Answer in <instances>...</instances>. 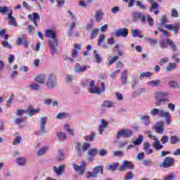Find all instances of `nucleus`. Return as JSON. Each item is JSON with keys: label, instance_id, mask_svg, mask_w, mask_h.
<instances>
[{"label": "nucleus", "instance_id": "f257e3e1", "mask_svg": "<svg viewBox=\"0 0 180 180\" xmlns=\"http://www.w3.org/2000/svg\"><path fill=\"white\" fill-rule=\"evenodd\" d=\"M106 91V85L102 80H98L97 86H95V81L91 80L89 84V92L96 95H101L102 92Z\"/></svg>", "mask_w": 180, "mask_h": 180}, {"label": "nucleus", "instance_id": "f03ea898", "mask_svg": "<svg viewBox=\"0 0 180 180\" xmlns=\"http://www.w3.org/2000/svg\"><path fill=\"white\" fill-rule=\"evenodd\" d=\"M151 116H158L159 117H165L166 123L170 124L171 123V114L164 110L162 108H153L150 110Z\"/></svg>", "mask_w": 180, "mask_h": 180}, {"label": "nucleus", "instance_id": "7ed1b4c3", "mask_svg": "<svg viewBox=\"0 0 180 180\" xmlns=\"http://www.w3.org/2000/svg\"><path fill=\"white\" fill-rule=\"evenodd\" d=\"M46 85L49 89H56V87L57 86V80L53 74L48 75Z\"/></svg>", "mask_w": 180, "mask_h": 180}, {"label": "nucleus", "instance_id": "20e7f679", "mask_svg": "<svg viewBox=\"0 0 180 180\" xmlns=\"http://www.w3.org/2000/svg\"><path fill=\"white\" fill-rule=\"evenodd\" d=\"M146 134H148L149 139L155 140V142L152 145V147H153L155 150H159L163 148L164 146L160 144V140L158 138H155V136L153 135V133L151 131H146Z\"/></svg>", "mask_w": 180, "mask_h": 180}, {"label": "nucleus", "instance_id": "39448f33", "mask_svg": "<svg viewBox=\"0 0 180 180\" xmlns=\"http://www.w3.org/2000/svg\"><path fill=\"white\" fill-rule=\"evenodd\" d=\"M132 20L134 22H139V20H141V22H146L147 18L146 15H143L139 11H133L131 13Z\"/></svg>", "mask_w": 180, "mask_h": 180}, {"label": "nucleus", "instance_id": "423d86ee", "mask_svg": "<svg viewBox=\"0 0 180 180\" xmlns=\"http://www.w3.org/2000/svg\"><path fill=\"white\" fill-rule=\"evenodd\" d=\"M48 42L51 49V52L53 54H56V53H57V48H56V46H58V38L55 37L51 39H48Z\"/></svg>", "mask_w": 180, "mask_h": 180}, {"label": "nucleus", "instance_id": "0eeeda50", "mask_svg": "<svg viewBox=\"0 0 180 180\" xmlns=\"http://www.w3.org/2000/svg\"><path fill=\"white\" fill-rule=\"evenodd\" d=\"M127 168L129 169H134V165L131 162L124 160L122 163V165L119 168V171H120V172H124Z\"/></svg>", "mask_w": 180, "mask_h": 180}, {"label": "nucleus", "instance_id": "6e6552de", "mask_svg": "<svg viewBox=\"0 0 180 180\" xmlns=\"http://www.w3.org/2000/svg\"><path fill=\"white\" fill-rule=\"evenodd\" d=\"M174 158L171 157H166L163 160V162L160 165V167H162L163 168H169V167H174Z\"/></svg>", "mask_w": 180, "mask_h": 180}, {"label": "nucleus", "instance_id": "1a4fd4ad", "mask_svg": "<svg viewBox=\"0 0 180 180\" xmlns=\"http://www.w3.org/2000/svg\"><path fill=\"white\" fill-rule=\"evenodd\" d=\"M53 172L58 175V176H61L63 174L65 173V165L62 164L57 166H53Z\"/></svg>", "mask_w": 180, "mask_h": 180}, {"label": "nucleus", "instance_id": "9d476101", "mask_svg": "<svg viewBox=\"0 0 180 180\" xmlns=\"http://www.w3.org/2000/svg\"><path fill=\"white\" fill-rule=\"evenodd\" d=\"M133 131L127 129H123L117 132V137H131Z\"/></svg>", "mask_w": 180, "mask_h": 180}, {"label": "nucleus", "instance_id": "9b49d317", "mask_svg": "<svg viewBox=\"0 0 180 180\" xmlns=\"http://www.w3.org/2000/svg\"><path fill=\"white\" fill-rule=\"evenodd\" d=\"M129 32L127 28L119 29L115 32V36L116 37H127Z\"/></svg>", "mask_w": 180, "mask_h": 180}, {"label": "nucleus", "instance_id": "f8f14e48", "mask_svg": "<svg viewBox=\"0 0 180 180\" xmlns=\"http://www.w3.org/2000/svg\"><path fill=\"white\" fill-rule=\"evenodd\" d=\"M85 167H86V163L84 161L82 162V166H78L77 164L73 163V168L75 171H79L81 175L85 174Z\"/></svg>", "mask_w": 180, "mask_h": 180}, {"label": "nucleus", "instance_id": "ddd939ff", "mask_svg": "<svg viewBox=\"0 0 180 180\" xmlns=\"http://www.w3.org/2000/svg\"><path fill=\"white\" fill-rule=\"evenodd\" d=\"M155 131L156 133H158V134H162L164 133L165 129H164V122H159L155 124L154 126Z\"/></svg>", "mask_w": 180, "mask_h": 180}, {"label": "nucleus", "instance_id": "4468645a", "mask_svg": "<svg viewBox=\"0 0 180 180\" xmlns=\"http://www.w3.org/2000/svg\"><path fill=\"white\" fill-rule=\"evenodd\" d=\"M86 65H81L79 63H76L73 68L74 72H84V71H86V68H89Z\"/></svg>", "mask_w": 180, "mask_h": 180}, {"label": "nucleus", "instance_id": "2eb2a0df", "mask_svg": "<svg viewBox=\"0 0 180 180\" xmlns=\"http://www.w3.org/2000/svg\"><path fill=\"white\" fill-rule=\"evenodd\" d=\"M101 125L98 127V131L100 134H103V131H105V129L108 126H109V122H106V120L102 119L101 120Z\"/></svg>", "mask_w": 180, "mask_h": 180}, {"label": "nucleus", "instance_id": "dca6fc26", "mask_svg": "<svg viewBox=\"0 0 180 180\" xmlns=\"http://www.w3.org/2000/svg\"><path fill=\"white\" fill-rule=\"evenodd\" d=\"M45 36L48 38V40H51L54 39V37H57V34L53 30H46Z\"/></svg>", "mask_w": 180, "mask_h": 180}, {"label": "nucleus", "instance_id": "f3484780", "mask_svg": "<svg viewBox=\"0 0 180 180\" xmlns=\"http://www.w3.org/2000/svg\"><path fill=\"white\" fill-rule=\"evenodd\" d=\"M12 15H13V11L10 10V12L8 14V19L9 20L8 25L16 26V19L15 18V17H13Z\"/></svg>", "mask_w": 180, "mask_h": 180}, {"label": "nucleus", "instance_id": "a211bd4d", "mask_svg": "<svg viewBox=\"0 0 180 180\" xmlns=\"http://www.w3.org/2000/svg\"><path fill=\"white\" fill-rule=\"evenodd\" d=\"M34 79L36 82H37L38 84H44L46 83V75L44 74L38 75L35 77Z\"/></svg>", "mask_w": 180, "mask_h": 180}, {"label": "nucleus", "instance_id": "6ab92c4d", "mask_svg": "<svg viewBox=\"0 0 180 180\" xmlns=\"http://www.w3.org/2000/svg\"><path fill=\"white\" fill-rule=\"evenodd\" d=\"M39 112H40V108L34 109L32 105H30L27 110V113H28L29 116H32L34 113H39Z\"/></svg>", "mask_w": 180, "mask_h": 180}, {"label": "nucleus", "instance_id": "aec40b11", "mask_svg": "<svg viewBox=\"0 0 180 180\" xmlns=\"http://www.w3.org/2000/svg\"><path fill=\"white\" fill-rule=\"evenodd\" d=\"M139 119L140 120H144L143 122L144 126H146V127L150 126V116L143 115Z\"/></svg>", "mask_w": 180, "mask_h": 180}, {"label": "nucleus", "instance_id": "412c9836", "mask_svg": "<svg viewBox=\"0 0 180 180\" xmlns=\"http://www.w3.org/2000/svg\"><path fill=\"white\" fill-rule=\"evenodd\" d=\"M16 162L20 167H25L26 164V158L23 157H18L16 159Z\"/></svg>", "mask_w": 180, "mask_h": 180}, {"label": "nucleus", "instance_id": "4be33fe9", "mask_svg": "<svg viewBox=\"0 0 180 180\" xmlns=\"http://www.w3.org/2000/svg\"><path fill=\"white\" fill-rule=\"evenodd\" d=\"M63 160H64V153H63L61 149H59L56 154V161L58 162H60V161H63Z\"/></svg>", "mask_w": 180, "mask_h": 180}, {"label": "nucleus", "instance_id": "5701e85b", "mask_svg": "<svg viewBox=\"0 0 180 180\" xmlns=\"http://www.w3.org/2000/svg\"><path fill=\"white\" fill-rule=\"evenodd\" d=\"M47 151H49V146L43 147L37 153V157H41L42 155H44Z\"/></svg>", "mask_w": 180, "mask_h": 180}, {"label": "nucleus", "instance_id": "b1692460", "mask_svg": "<svg viewBox=\"0 0 180 180\" xmlns=\"http://www.w3.org/2000/svg\"><path fill=\"white\" fill-rule=\"evenodd\" d=\"M29 87L32 89V91H36L37 92L40 91V85L35 82L30 84Z\"/></svg>", "mask_w": 180, "mask_h": 180}, {"label": "nucleus", "instance_id": "393cba45", "mask_svg": "<svg viewBox=\"0 0 180 180\" xmlns=\"http://www.w3.org/2000/svg\"><path fill=\"white\" fill-rule=\"evenodd\" d=\"M165 96H168V92H158L155 94V99H163Z\"/></svg>", "mask_w": 180, "mask_h": 180}, {"label": "nucleus", "instance_id": "a878e982", "mask_svg": "<svg viewBox=\"0 0 180 180\" xmlns=\"http://www.w3.org/2000/svg\"><path fill=\"white\" fill-rule=\"evenodd\" d=\"M127 70H123L121 74V81L123 85L127 84V76L126 75Z\"/></svg>", "mask_w": 180, "mask_h": 180}, {"label": "nucleus", "instance_id": "bb28decb", "mask_svg": "<svg viewBox=\"0 0 180 180\" xmlns=\"http://www.w3.org/2000/svg\"><path fill=\"white\" fill-rule=\"evenodd\" d=\"M161 84V80L158 79L156 81H149L147 83V85L148 86H151L152 88H154L155 86H158Z\"/></svg>", "mask_w": 180, "mask_h": 180}, {"label": "nucleus", "instance_id": "cd10ccee", "mask_svg": "<svg viewBox=\"0 0 180 180\" xmlns=\"http://www.w3.org/2000/svg\"><path fill=\"white\" fill-rule=\"evenodd\" d=\"M41 122V131L44 133V129L46 127V123H47V117H43L40 118Z\"/></svg>", "mask_w": 180, "mask_h": 180}, {"label": "nucleus", "instance_id": "c85d7f7f", "mask_svg": "<svg viewBox=\"0 0 180 180\" xmlns=\"http://www.w3.org/2000/svg\"><path fill=\"white\" fill-rule=\"evenodd\" d=\"M93 172L98 175V174H105V172L103 171V167L102 166H96L93 169Z\"/></svg>", "mask_w": 180, "mask_h": 180}, {"label": "nucleus", "instance_id": "c756f323", "mask_svg": "<svg viewBox=\"0 0 180 180\" xmlns=\"http://www.w3.org/2000/svg\"><path fill=\"white\" fill-rule=\"evenodd\" d=\"M143 140H144V137L143 135H139V138L136 140H133L132 143L134 144V146H140L141 143H143Z\"/></svg>", "mask_w": 180, "mask_h": 180}, {"label": "nucleus", "instance_id": "7c9ffc66", "mask_svg": "<svg viewBox=\"0 0 180 180\" xmlns=\"http://www.w3.org/2000/svg\"><path fill=\"white\" fill-rule=\"evenodd\" d=\"M32 22L34 25V26H37V22H36V20H40V14H39V13H32Z\"/></svg>", "mask_w": 180, "mask_h": 180}, {"label": "nucleus", "instance_id": "2f4dec72", "mask_svg": "<svg viewBox=\"0 0 180 180\" xmlns=\"http://www.w3.org/2000/svg\"><path fill=\"white\" fill-rule=\"evenodd\" d=\"M158 101L155 103V106H161L162 105H165V102H168V98H156Z\"/></svg>", "mask_w": 180, "mask_h": 180}, {"label": "nucleus", "instance_id": "473e14b6", "mask_svg": "<svg viewBox=\"0 0 180 180\" xmlns=\"http://www.w3.org/2000/svg\"><path fill=\"white\" fill-rule=\"evenodd\" d=\"M103 15L105 14H103L102 11H98L95 15L96 20H97V22H101V20H102V18L103 17Z\"/></svg>", "mask_w": 180, "mask_h": 180}, {"label": "nucleus", "instance_id": "72a5a7b5", "mask_svg": "<svg viewBox=\"0 0 180 180\" xmlns=\"http://www.w3.org/2000/svg\"><path fill=\"white\" fill-rule=\"evenodd\" d=\"M148 1L151 4V7L150 8V12H153V9H157V8H158V4H157V2H155L154 0H148Z\"/></svg>", "mask_w": 180, "mask_h": 180}, {"label": "nucleus", "instance_id": "f704fd0d", "mask_svg": "<svg viewBox=\"0 0 180 180\" xmlns=\"http://www.w3.org/2000/svg\"><path fill=\"white\" fill-rule=\"evenodd\" d=\"M58 137L60 141H64V140H67V135L64 132H58Z\"/></svg>", "mask_w": 180, "mask_h": 180}, {"label": "nucleus", "instance_id": "c9c22d12", "mask_svg": "<svg viewBox=\"0 0 180 180\" xmlns=\"http://www.w3.org/2000/svg\"><path fill=\"white\" fill-rule=\"evenodd\" d=\"M167 44H169L171 46L172 50L173 51H176V45L175 44V42L171 39H167Z\"/></svg>", "mask_w": 180, "mask_h": 180}, {"label": "nucleus", "instance_id": "e433bc0d", "mask_svg": "<svg viewBox=\"0 0 180 180\" xmlns=\"http://www.w3.org/2000/svg\"><path fill=\"white\" fill-rule=\"evenodd\" d=\"M119 167V164L117 162L110 165L108 169L109 171H116Z\"/></svg>", "mask_w": 180, "mask_h": 180}, {"label": "nucleus", "instance_id": "4c0bfd02", "mask_svg": "<svg viewBox=\"0 0 180 180\" xmlns=\"http://www.w3.org/2000/svg\"><path fill=\"white\" fill-rule=\"evenodd\" d=\"M98 33H99V30H98V28H94L93 30H91V40L95 39V37H96V34H98Z\"/></svg>", "mask_w": 180, "mask_h": 180}, {"label": "nucleus", "instance_id": "58836bf2", "mask_svg": "<svg viewBox=\"0 0 180 180\" xmlns=\"http://www.w3.org/2000/svg\"><path fill=\"white\" fill-rule=\"evenodd\" d=\"M176 68V63H169L168 66L166 67V71H172V70H175Z\"/></svg>", "mask_w": 180, "mask_h": 180}, {"label": "nucleus", "instance_id": "ea45409f", "mask_svg": "<svg viewBox=\"0 0 180 180\" xmlns=\"http://www.w3.org/2000/svg\"><path fill=\"white\" fill-rule=\"evenodd\" d=\"M169 86L170 88H173L174 89H176V88H179V85L178 84V83L172 80L169 82Z\"/></svg>", "mask_w": 180, "mask_h": 180}, {"label": "nucleus", "instance_id": "a19ab883", "mask_svg": "<svg viewBox=\"0 0 180 180\" xmlns=\"http://www.w3.org/2000/svg\"><path fill=\"white\" fill-rule=\"evenodd\" d=\"M96 154H98L97 149H89L87 152V155H91V157H94V155H96Z\"/></svg>", "mask_w": 180, "mask_h": 180}, {"label": "nucleus", "instance_id": "79ce46f5", "mask_svg": "<svg viewBox=\"0 0 180 180\" xmlns=\"http://www.w3.org/2000/svg\"><path fill=\"white\" fill-rule=\"evenodd\" d=\"M67 117H68V113L67 112H60L56 115V119H65Z\"/></svg>", "mask_w": 180, "mask_h": 180}, {"label": "nucleus", "instance_id": "37998d69", "mask_svg": "<svg viewBox=\"0 0 180 180\" xmlns=\"http://www.w3.org/2000/svg\"><path fill=\"white\" fill-rule=\"evenodd\" d=\"M170 141H171L172 144H176V143H179L180 140L178 136H174L170 138Z\"/></svg>", "mask_w": 180, "mask_h": 180}, {"label": "nucleus", "instance_id": "c03bdc74", "mask_svg": "<svg viewBox=\"0 0 180 180\" xmlns=\"http://www.w3.org/2000/svg\"><path fill=\"white\" fill-rule=\"evenodd\" d=\"M144 77L146 78H148V77H151V72H141L140 75H139V78L141 79H143V78H144Z\"/></svg>", "mask_w": 180, "mask_h": 180}, {"label": "nucleus", "instance_id": "a18cd8bd", "mask_svg": "<svg viewBox=\"0 0 180 180\" xmlns=\"http://www.w3.org/2000/svg\"><path fill=\"white\" fill-rule=\"evenodd\" d=\"M145 40L150 41V44H153V46H157V44H158V41H157V39H151L150 37H146Z\"/></svg>", "mask_w": 180, "mask_h": 180}, {"label": "nucleus", "instance_id": "49530a36", "mask_svg": "<svg viewBox=\"0 0 180 180\" xmlns=\"http://www.w3.org/2000/svg\"><path fill=\"white\" fill-rule=\"evenodd\" d=\"M171 16L172 18H178V16H179V14L178 13V10H176V8H172Z\"/></svg>", "mask_w": 180, "mask_h": 180}, {"label": "nucleus", "instance_id": "de8ad7c7", "mask_svg": "<svg viewBox=\"0 0 180 180\" xmlns=\"http://www.w3.org/2000/svg\"><path fill=\"white\" fill-rule=\"evenodd\" d=\"M98 176V174L94 172H89L87 173V176H86V178L88 179H91V178H97Z\"/></svg>", "mask_w": 180, "mask_h": 180}, {"label": "nucleus", "instance_id": "09e8293b", "mask_svg": "<svg viewBox=\"0 0 180 180\" xmlns=\"http://www.w3.org/2000/svg\"><path fill=\"white\" fill-rule=\"evenodd\" d=\"M146 18V20L148 22V24L149 26H153V25H154V19H153V18H151V15H148Z\"/></svg>", "mask_w": 180, "mask_h": 180}, {"label": "nucleus", "instance_id": "8fccbe9b", "mask_svg": "<svg viewBox=\"0 0 180 180\" xmlns=\"http://www.w3.org/2000/svg\"><path fill=\"white\" fill-rule=\"evenodd\" d=\"M94 57L96 58V63H102V58H101V56H99V54H98L97 51H94Z\"/></svg>", "mask_w": 180, "mask_h": 180}, {"label": "nucleus", "instance_id": "3c124183", "mask_svg": "<svg viewBox=\"0 0 180 180\" xmlns=\"http://www.w3.org/2000/svg\"><path fill=\"white\" fill-rule=\"evenodd\" d=\"M65 130H66L69 134H71V136H74V130L70 128V125L68 124L65 125Z\"/></svg>", "mask_w": 180, "mask_h": 180}, {"label": "nucleus", "instance_id": "603ef678", "mask_svg": "<svg viewBox=\"0 0 180 180\" xmlns=\"http://www.w3.org/2000/svg\"><path fill=\"white\" fill-rule=\"evenodd\" d=\"M8 12H9V7L8 6H0V13H2L3 15H4L5 13H8Z\"/></svg>", "mask_w": 180, "mask_h": 180}, {"label": "nucleus", "instance_id": "864d4df0", "mask_svg": "<svg viewBox=\"0 0 180 180\" xmlns=\"http://www.w3.org/2000/svg\"><path fill=\"white\" fill-rule=\"evenodd\" d=\"M96 134L95 132H93L91 135L86 136V140L87 141H94L95 140Z\"/></svg>", "mask_w": 180, "mask_h": 180}, {"label": "nucleus", "instance_id": "5fc2aeb1", "mask_svg": "<svg viewBox=\"0 0 180 180\" xmlns=\"http://www.w3.org/2000/svg\"><path fill=\"white\" fill-rule=\"evenodd\" d=\"M112 155H114V157H123L124 154L123 153V150H116L113 152Z\"/></svg>", "mask_w": 180, "mask_h": 180}, {"label": "nucleus", "instance_id": "6e6d98bb", "mask_svg": "<svg viewBox=\"0 0 180 180\" xmlns=\"http://www.w3.org/2000/svg\"><path fill=\"white\" fill-rule=\"evenodd\" d=\"M179 29V24H173L172 32H173V33H174V34H176L178 33Z\"/></svg>", "mask_w": 180, "mask_h": 180}, {"label": "nucleus", "instance_id": "4d7b16f0", "mask_svg": "<svg viewBox=\"0 0 180 180\" xmlns=\"http://www.w3.org/2000/svg\"><path fill=\"white\" fill-rule=\"evenodd\" d=\"M134 178V174L131 172H128L127 173L124 179L125 180H129V179H133Z\"/></svg>", "mask_w": 180, "mask_h": 180}, {"label": "nucleus", "instance_id": "13d9d810", "mask_svg": "<svg viewBox=\"0 0 180 180\" xmlns=\"http://www.w3.org/2000/svg\"><path fill=\"white\" fill-rule=\"evenodd\" d=\"M20 141H22V137L17 136L15 139L13 141V146H18V144H20Z\"/></svg>", "mask_w": 180, "mask_h": 180}, {"label": "nucleus", "instance_id": "bf43d9fd", "mask_svg": "<svg viewBox=\"0 0 180 180\" xmlns=\"http://www.w3.org/2000/svg\"><path fill=\"white\" fill-rule=\"evenodd\" d=\"M65 81L68 84H71L74 81V77L72 75H68L65 78Z\"/></svg>", "mask_w": 180, "mask_h": 180}, {"label": "nucleus", "instance_id": "052dcab7", "mask_svg": "<svg viewBox=\"0 0 180 180\" xmlns=\"http://www.w3.org/2000/svg\"><path fill=\"white\" fill-rule=\"evenodd\" d=\"M27 30L30 34H33V33H34V27H33L32 25H28Z\"/></svg>", "mask_w": 180, "mask_h": 180}, {"label": "nucleus", "instance_id": "680f3d73", "mask_svg": "<svg viewBox=\"0 0 180 180\" xmlns=\"http://www.w3.org/2000/svg\"><path fill=\"white\" fill-rule=\"evenodd\" d=\"M136 6L138 8H140V9H143V11H146L147 8L141 3V1H136Z\"/></svg>", "mask_w": 180, "mask_h": 180}, {"label": "nucleus", "instance_id": "e2e57ef3", "mask_svg": "<svg viewBox=\"0 0 180 180\" xmlns=\"http://www.w3.org/2000/svg\"><path fill=\"white\" fill-rule=\"evenodd\" d=\"M131 33L134 37H136L140 34V30H131Z\"/></svg>", "mask_w": 180, "mask_h": 180}, {"label": "nucleus", "instance_id": "0e129e2a", "mask_svg": "<svg viewBox=\"0 0 180 180\" xmlns=\"http://www.w3.org/2000/svg\"><path fill=\"white\" fill-rule=\"evenodd\" d=\"M2 46H4V47H6V49H12V45L9 44V42H8L7 41H4L1 43Z\"/></svg>", "mask_w": 180, "mask_h": 180}, {"label": "nucleus", "instance_id": "69168bd1", "mask_svg": "<svg viewBox=\"0 0 180 180\" xmlns=\"http://www.w3.org/2000/svg\"><path fill=\"white\" fill-rule=\"evenodd\" d=\"M24 120H25V118L20 117V118H15L14 120V122L15 123H16V124H20V123H23Z\"/></svg>", "mask_w": 180, "mask_h": 180}, {"label": "nucleus", "instance_id": "338daca9", "mask_svg": "<svg viewBox=\"0 0 180 180\" xmlns=\"http://www.w3.org/2000/svg\"><path fill=\"white\" fill-rule=\"evenodd\" d=\"M103 106H105V108H112V106H113V103L110 101H105L103 103Z\"/></svg>", "mask_w": 180, "mask_h": 180}, {"label": "nucleus", "instance_id": "774afa93", "mask_svg": "<svg viewBox=\"0 0 180 180\" xmlns=\"http://www.w3.org/2000/svg\"><path fill=\"white\" fill-rule=\"evenodd\" d=\"M105 40V35L102 34L100 35L99 38H98V46H101L103 41H104Z\"/></svg>", "mask_w": 180, "mask_h": 180}]
</instances>
